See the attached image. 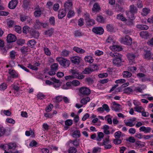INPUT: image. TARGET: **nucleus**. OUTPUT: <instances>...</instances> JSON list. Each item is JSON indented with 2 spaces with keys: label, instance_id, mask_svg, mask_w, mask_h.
<instances>
[{
  "label": "nucleus",
  "instance_id": "nucleus-1",
  "mask_svg": "<svg viewBox=\"0 0 153 153\" xmlns=\"http://www.w3.org/2000/svg\"><path fill=\"white\" fill-rule=\"evenodd\" d=\"M108 55L113 58L112 63L115 66L119 67L123 65L122 54L117 52H111L109 53Z\"/></svg>",
  "mask_w": 153,
  "mask_h": 153
},
{
  "label": "nucleus",
  "instance_id": "nucleus-2",
  "mask_svg": "<svg viewBox=\"0 0 153 153\" xmlns=\"http://www.w3.org/2000/svg\"><path fill=\"white\" fill-rule=\"evenodd\" d=\"M130 11L127 13L128 18L131 20L134 19V15L137 13L138 9L134 5H131L129 7Z\"/></svg>",
  "mask_w": 153,
  "mask_h": 153
},
{
  "label": "nucleus",
  "instance_id": "nucleus-3",
  "mask_svg": "<svg viewBox=\"0 0 153 153\" xmlns=\"http://www.w3.org/2000/svg\"><path fill=\"white\" fill-rule=\"evenodd\" d=\"M80 93L79 95L87 96L88 95L91 93V90L88 88L85 87H82L79 89Z\"/></svg>",
  "mask_w": 153,
  "mask_h": 153
},
{
  "label": "nucleus",
  "instance_id": "nucleus-4",
  "mask_svg": "<svg viewBox=\"0 0 153 153\" xmlns=\"http://www.w3.org/2000/svg\"><path fill=\"white\" fill-rule=\"evenodd\" d=\"M59 65L57 63H53L50 66L51 69L48 73L51 76H53L56 74V72L58 70Z\"/></svg>",
  "mask_w": 153,
  "mask_h": 153
},
{
  "label": "nucleus",
  "instance_id": "nucleus-5",
  "mask_svg": "<svg viewBox=\"0 0 153 153\" xmlns=\"http://www.w3.org/2000/svg\"><path fill=\"white\" fill-rule=\"evenodd\" d=\"M121 41L123 44L128 45H131L132 43L131 38L128 35L122 38Z\"/></svg>",
  "mask_w": 153,
  "mask_h": 153
},
{
  "label": "nucleus",
  "instance_id": "nucleus-6",
  "mask_svg": "<svg viewBox=\"0 0 153 153\" xmlns=\"http://www.w3.org/2000/svg\"><path fill=\"white\" fill-rule=\"evenodd\" d=\"M58 61L61 65L64 68L68 67L70 64L69 60L63 58H61L60 59L58 60Z\"/></svg>",
  "mask_w": 153,
  "mask_h": 153
},
{
  "label": "nucleus",
  "instance_id": "nucleus-7",
  "mask_svg": "<svg viewBox=\"0 0 153 153\" xmlns=\"http://www.w3.org/2000/svg\"><path fill=\"white\" fill-rule=\"evenodd\" d=\"M70 71L72 74L73 78L82 79L84 77V75L79 74L78 71L76 70L71 69Z\"/></svg>",
  "mask_w": 153,
  "mask_h": 153
},
{
  "label": "nucleus",
  "instance_id": "nucleus-8",
  "mask_svg": "<svg viewBox=\"0 0 153 153\" xmlns=\"http://www.w3.org/2000/svg\"><path fill=\"white\" fill-rule=\"evenodd\" d=\"M72 6V0H67L64 4L65 10L68 11L71 9Z\"/></svg>",
  "mask_w": 153,
  "mask_h": 153
},
{
  "label": "nucleus",
  "instance_id": "nucleus-9",
  "mask_svg": "<svg viewBox=\"0 0 153 153\" xmlns=\"http://www.w3.org/2000/svg\"><path fill=\"white\" fill-rule=\"evenodd\" d=\"M7 41L8 43H11L15 42L16 40V37L15 35L12 34H9L7 37Z\"/></svg>",
  "mask_w": 153,
  "mask_h": 153
},
{
  "label": "nucleus",
  "instance_id": "nucleus-10",
  "mask_svg": "<svg viewBox=\"0 0 153 153\" xmlns=\"http://www.w3.org/2000/svg\"><path fill=\"white\" fill-rule=\"evenodd\" d=\"M92 30L95 33L100 35L102 34L104 32L103 29L100 27H94L93 28Z\"/></svg>",
  "mask_w": 153,
  "mask_h": 153
},
{
  "label": "nucleus",
  "instance_id": "nucleus-11",
  "mask_svg": "<svg viewBox=\"0 0 153 153\" xmlns=\"http://www.w3.org/2000/svg\"><path fill=\"white\" fill-rule=\"evenodd\" d=\"M80 57L77 56H74L70 58V60L72 63L77 65L80 62Z\"/></svg>",
  "mask_w": 153,
  "mask_h": 153
},
{
  "label": "nucleus",
  "instance_id": "nucleus-12",
  "mask_svg": "<svg viewBox=\"0 0 153 153\" xmlns=\"http://www.w3.org/2000/svg\"><path fill=\"white\" fill-rule=\"evenodd\" d=\"M127 56L129 61L131 62H133L134 60L136 57V55L135 53H130L127 54Z\"/></svg>",
  "mask_w": 153,
  "mask_h": 153
},
{
  "label": "nucleus",
  "instance_id": "nucleus-13",
  "mask_svg": "<svg viewBox=\"0 0 153 153\" xmlns=\"http://www.w3.org/2000/svg\"><path fill=\"white\" fill-rule=\"evenodd\" d=\"M18 2L17 0H13L10 2L8 4V7L10 9H14L16 6Z\"/></svg>",
  "mask_w": 153,
  "mask_h": 153
},
{
  "label": "nucleus",
  "instance_id": "nucleus-14",
  "mask_svg": "<svg viewBox=\"0 0 153 153\" xmlns=\"http://www.w3.org/2000/svg\"><path fill=\"white\" fill-rule=\"evenodd\" d=\"M112 104L114 105H116V106H111V108L113 110L115 111H116L119 112L121 110L120 106V105L118 103H117L115 102H112Z\"/></svg>",
  "mask_w": 153,
  "mask_h": 153
},
{
  "label": "nucleus",
  "instance_id": "nucleus-15",
  "mask_svg": "<svg viewBox=\"0 0 153 153\" xmlns=\"http://www.w3.org/2000/svg\"><path fill=\"white\" fill-rule=\"evenodd\" d=\"M132 118L128 119L127 121L125 120L124 122L126 126H128L130 127H132L135 125V123H133V121L132 120Z\"/></svg>",
  "mask_w": 153,
  "mask_h": 153
},
{
  "label": "nucleus",
  "instance_id": "nucleus-16",
  "mask_svg": "<svg viewBox=\"0 0 153 153\" xmlns=\"http://www.w3.org/2000/svg\"><path fill=\"white\" fill-rule=\"evenodd\" d=\"M145 58L148 60H149L151 59V56L152 53L149 50H144Z\"/></svg>",
  "mask_w": 153,
  "mask_h": 153
},
{
  "label": "nucleus",
  "instance_id": "nucleus-17",
  "mask_svg": "<svg viewBox=\"0 0 153 153\" xmlns=\"http://www.w3.org/2000/svg\"><path fill=\"white\" fill-rule=\"evenodd\" d=\"M29 48L28 47L25 46L22 47L20 49V51L22 54L23 55H24L25 56L27 54V52L29 51Z\"/></svg>",
  "mask_w": 153,
  "mask_h": 153
},
{
  "label": "nucleus",
  "instance_id": "nucleus-18",
  "mask_svg": "<svg viewBox=\"0 0 153 153\" xmlns=\"http://www.w3.org/2000/svg\"><path fill=\"white\" fill-rule=\"evenodd\" d=\"M139 130L141 131H144L145 133H149L151 131L152 129L149 127H146L143 126L140 128Z\"/></svg>",
  "mask_w": 153,
  "mask_h": 153
},
{
  "label": "nucleus",
  "instance_id": "nucleus-19",
  "mask_svg": "<svg viewBox=\"0 0 153 153\" xmlns=\"http://www.w3.org/2000/svg\"><path fill=\"white\" fill-rule=\"evenodd\" d=\"M100 10V7L97 3H95L92 9V11L94 12H97Z\"/></svg>",
  "mask_w": 153,
  "mask_h": 153
},
{
  "label": "nucleus",
  "instance_id": "nucleus-20",
  "mask_svg": "<svg viewBox=\"0 0 153 153\" xmlns=\"http://www.w3.org/2000/svg\"><path fill=\"white\" fill-rule=\"evenodd\" d=\"M66 11L63 9L59 10L58 15V17L59 19H62L65 16L66 14Z\"/></svg>",
  "mask_w": 153,
  "mask_h": 153
},
{
  "label": "nucleus",
  "instance_id": "nucleus-21",
  "mask_svg": "<svg viewBox=\"0 0 153 153\" xmlns=\"http://www.w3.org/2000/svg\"><path fill=\"white\" fill-rule=\"evenodd\" d=\"M8 73L13 78H16L18 77L17 73L14 70L9 69Z\"/></svg>",
  "mask_w": 153,
  "mask_h": 153
},
{
  "label": "nucleus",
  "instance_id": "nucleus-22",
  "mask_svg": "<svg viewBox=\"0 0 153 153\" xmlns=\"http://www.w3.org/2000/svg\"><path fill=\"white\" fill-rule=\"evenodd\" d=\"M133 91L132 88V87H128L125 88L124 89L123 93L128 95L131 94L133 92Z\"/></svg>",
  "mask_w": 153,
  "mask_h": 153
},
{
  "label": "nucleus",
  "instance_id": "nucleus-23",
  "mask_svg": "<svg viewBox=\"0 0 153 153\" xmlns=\"http://www.w3.org/2000/svg\"><path fill=\"white\" fill-rule=\"evenodd\" d=\"M73 50L77 53L79 54L83 53L85 52V50L77 47H74L73 48Z\"/></svg>",
  "mask_w": 153,
  "mask_h": 153
},
{
  "label": "nucleus",
  "instance_id": "nucleus-24",
  "mask_svg": "<svg viewBox=\"0 0 153 153\" xmlns=\"http://www.w3.org/2000/svg\"><path fill=\"white\" fill-rule=\"evenodd\" d=\"M95 69H92L90 67H87L85 68L82 73L84 74H88L93 72Z\"/></svg>",
  "mask_w": 153,
  "mask_h": 153
},
{
  "label": "nucleus",
  "instance_id": "nucleus-25",
  "mask_svg": "<svg viewBox=\"0 0 153 153\" xmlns=\"http://www.w3.org/2000/svg\"><path fill=\"white\" fill-rule=\"evenodd\" d=\"M54 29L53 28H51L48 30H46L44 32L45 35L49 36H51L54 32Z\"/></svg>",
  "mask_w": 153,
  "mask_h": 153
},
{
  "label": "nucleus",
  "instance_id": "nucleus-26",
  "mask_svg": "<svg viewBox=\"0 0 153 153\" xmlns=\"http://www.w3.org/2000/svg\"><path fill=\"white\" fill-rule=\"evenodd\" d=\"M20 19L22 22H24L27 20V22H30L31 20L30 18L28 16H25L23 15H21L20 16Z\"/></svg>",
  "mask_w": 153,
  "mask_h": 153
},
{
  "label": "nucleus",
  "instance_id": "nucleus-27",
  "mask_svg": "<svg viewBox=\"0 0 153 153\" xmlns=\"http://www.w3.org/2000/svg\"><path fill=\"white\" fill-rule=\"evenodd\" d=\"M135 144L136 147L142 148L145 146V142H141L140 141H137L135 142Z\"/></svg>",
  "mask_w": 153,
  "mask_h": 153
},
{
  "label": "nucleus",
  "instance_id": "nucleus-28",
  "mask_svg": "<svg viewBox=\"0 0 153 153\" xmlns=\"http://www.w3.org/2000/svg\"><path fill=\"white\" fill-rule=\"evenodd\" d=\"M140 34L142 38L144 39L147 38L149 36V33L146 31L141 32L140 33Z\"/></svg>",
  "mask_w": 153,
  "mask_h": 153
},
{
  "label": "nucleus",
  "instance_id": "nucleus-29",
  "mask_svg": "<svg viewBox=\"0 0 153 153\" xmlns=\"http://www.w3.org/2000/svg\"><path fill=\"white\" fill-rule=\"evenodd\" d=\"M123 75L124 78H129L132 76V74L128 71H125L123 72Z\"/></svg>",
  "mask_w": 153,
  "mask_h": 153
},
{
  "label": "nucleus",
  "instance_id": "nucleus-30",
  "mask_svg": "<svg viewBox=\"0 0 153 153\" xmlns=\"http://www.w3.org/2000/svg\"><path fill=\"white\" fill-rule=\"evenodd\" d=\"M38 66V63L36 62L35 63L34 65H31L30 64H29L28 66V67L34 70H37L38 68L37 66Z\"/></svg>",
  "mask_w": 153,
  "mask_h": 153
},
{
  "label": "nucleus",
  "instance_id": "nucleus-31",
  "mask_svg": "<svg viewBox=\"0 0 153 153\" xmlns=\"http://www.w3.org/2000/svg\"><path fill=\"white\" fill-rule=\"evenodd\" d=\"M137 27L141 30H147L149 29L148 26L144 25H137Z\"/></svg>",
  "mask_w": 153,
  "mask_h": 153
},
{
  "label": "nucleus",
  "instance_id": "nucleus-32",
  "mask_svg": "<svg viewBox=\"0 0 153 153\" xmlns=\"http://www.w3.org/2000/svg\"><path fill=\"white\" fill-rule=\"evenodd\" d=\"M150 10L148 8H143L141 14L144 16H146L150 12Z\"/></svg>",
  "mask_w": 153,
  "mask_h": 153
},
{
  "label": "nucleus",
  "instance_id": "nucleus-33",
  "mask_svg": "<svg viewBox=\"0 0 153 153\" xmlns=\"http://www.w3.org/2000/svg\"><path fill=\"white\" fill-rule=\"evenodd\" d=\"M84 60L85 61L89 63H92L94 61V59H93V57L91 56H86L84 58Z\"/></svg>",
  "mask_w": 153,
  "mask_h": 153
},
{
  "label": "nucleus",
  "instance_id": "nucleus-34",
  "mask_svg": "<svg viewBox=\"0 0 153 153\" xmlns=\"http://www.w3.org/2000/svg\"><path fill=\"white\" fill-rule=\"evenodd\" d=\"M72 136L74 137H79L80 136V131L78 130H76L74 131L72 134Z\"/></svg>",
  "mask_w": 153,
  "mask_h": 153
},
{
  "label": "nucleus",
  "instance_id": "nucleus-35",
  "mask_svg": "<svg viewBox=\"0 0 153 153\" xmlns=\"http://www.w3.org/2000/svg\"><path fill=\"white\" fill-rule=\"evenodd\" d=\"M134 108L135 111L139 113H141L142 111H144V108L142 106H139L138 105L134 107Z\"/></svg>",
  "mask_w": 153,
  "mask_h": 153
},
{
  "label": "nucleus",
  "instance_id": "nucleus-36",
  "mask_svg": "<svg viewBox=\"0 0 153 153\" xmlns=\"http://www.w3.org/2000/svg\"><path fill=\"white\" fill-rule=\"evenodd\" d=\"M9 149H15L16 147V145L15 143H10L8 144Z\"/></svg>",
  "mask_w": 153,
  "mask_h": 153
},
{
  "label": "nucleus",
  "instance_id": "nucleus-37",
  "mask_svg": "<svg viewBox=\"0 0 153 153\" xmlns=\"http://www.w3.org/2000/svg\"><path fill=\"white\" fill-rule=\"evenodd\" d=\"M90 98L88 97L85 98H83L81 100L80 102L82 104L85 105L86 104L87 102L90 101Z\"/></svg>",
  "mask_w": 153,
  "mask_h": 153
},
{
  "label": "nucleus",
  "instance_id": "nucleus-38",
  "mask_svg": "<svg viewBox=\"0 0 153 153\" xmlns=\"http://www.w3.org/2000/svg\"><path fill=\"white\" fill-rule=\"evenodd\" d=\"M51 80L56 83L57 84L59 83V84H57V85H54V87L57 88L59 87L60 86V83H59L60 82L59 80L56 79L55 77H52L51 78Z\"/></svg>",
  "mask_w": 153,
  "mask_h": 153
},
{
  "label": "nucleus",
  "instance_id": "nucleus-39",
  "mask_svg": "<svg viewBox=\"0 0 153 153\" xmlns=\"http://www.w3.org/2000/svg\"><path fill=\"white\" fill-rule=\"evenodd\" d=\"M86 22V23L87 25L88 26H92L95 23L94 20L93 19H89V20L87 21Z\"/></svg>",
  "mask_w": 153,
  "mask_h": 153
},
{
  "label": "nucleus",
  "instance_id": "nucleus-40",
  "mask_svg": "<svg viewBox=\"0 0 153 153\" xmlns=\"http://www.w3.org/2000/svg\"><path fill=\"white\" fill-rule=\"evenodd\" d=\"M104 136L103 133L102 132H99L98 133L97 136L96 138V140L97 141H100Z\"/></svg>",
  "mask_w": 153,
  "mask_h": 153
},
{
  "label": "nucleus",
  "instance_id": "nucleus-41",
  "mask_svg": "<svg viewBox=\"0 0 153 153\" xmlns=\"http://www.w3.org/2000/svg\"><path fill=\"white\" fill-rule=\"evenodd\" d=\"M29 1L27 0H24L22 7L25 9H27L29 5Z\"/></svg>",
  "mask_w": 153,
  "mask_h": 153
},
{
  "label": "nucleus",
  "instance_id": "nucleus-42",
  "mask_svg": "<svg viewBox=\"0 0 153 153\" xmlns=\"http://www.w3.org/2000/svg\"><path fill=\"white\" fill-rule=\"evenodd\" d=\"M70 51H67L66 49H64L62 52L61 54L62 56L65 57H67L68 56L69 54Z\"/></svg>",
  "mask_w": 153,
  "mask_h": 153
},
{
  "label": "nucleus",
  "instance_id": "nucleus-43",
  "mask_svg": "<svg viewBox=\"0 0 153 153\" xmlns=\"http://www.w3.org/2000/svg\"><path fill=\"white\" fill-rule=\"evenodd\" d=\"M6 132V129L3 127H0V137L3 136Z\"/></svg>",
  "mask_w": 153,
  "mask_h": 153
},
{
  "label": "nucleus",
  "instance_id": "nucleus-44",
  "mask_svg": "<svg viewBox=\"0 0 153 153\" xmlns=\"http://www.w3.org/2000/svg\"><path fill=\"white\" fill-rule=\"evenodd\" d=\"M96 20L98 22L100 23H102L104 22V18L101 15H98Z\"/></svg>",
  "mask_w": 153,
  "mask_h": 153
},
{
  "label": "nucleus",
  "instance_id": "nucleus-45",
  "mask_svg": "<svg viewBox=\"0 0 153 153\" xmlns=\"http://www.w3.org/2000/svg\"><path fill=\"white\" fill-rule=\"evenodd\" d=\"M36 42L35 40L32 39L28 41L27 43V45L29 46L32 48L33 47V46L36 44Z\"/></svg>",
  "mask_w": 153,
  "mask_h": 153
},
{
  "label": "nucleus",
  "instance_id": "nucleus-46",
  "mask_svg": "<svg viewBox=\"0 0 153 153\" xmlns=\"http://www.w3.org/2000/svg\"><path fill=\"white\" fill-rule=\"evenodd\" d=\"M55 18L53 16L50 17L49 19V22L51 25L54 26L55 25Z\"/></svg>",
  "mask_w": 153,
  "mask_h": 153
},
{
  "label": "nucleus",
  "instance_id": "nucleus-47",
  "mask_svg": "<svg viewBox=\"0 0 153 153\" xmlns=\"http://www.w3.org/2000/svg\"><path fill=\"white\" fill-rule=\"evenodd\" d=\"M113 49L114 51H119L122 50V48L119 45H114L112 46Z\"/></svg>",
  "mask_w": 153,
  "mask_h": 153
},
{
  "label": "nucleus",
  "instance_id": "nucleus-48",
  "mask_svg": "<svg viewBox=\"0 0 153 153\" xmlns=\"http://www.w3.org/2000/svg\"><path fill=\"white\" fill-rule=\"evenodd\" d=\"M25 135L27 136H29L30 135H31L32 137H33L34 136V133L32 130H30L29 131H26L25 132Z\"/></svg>",
  "mask_w": 153,
  "mask_h": 153
},
{
  "label": "nucleus",
  "instance_id": "nucleus-49",
  "mask_svg": "<svg viewBox=\"0 0 153 153\" xmlns=\"http://www.w3.org/2000/svg\"><path fill=\"white\" fill-rule=\"evenodd\" d=\"M69 10L67 14V17L68 18H70L73 16L75 13L74 11L70 10Z\"/></svg>",
  "mask_w": 153,
  "mask_h": 153
},
{
  "label": "nucleus",
  "instance_id": "nucleus-50",
  "mask_svg": "<svg viewBox=\"0 0 153 153\" xmlns=\"http://www.w3.org/2000/svg\"><path fill=\"white\" fill-rule=\"evenodd\" d=\"M106 28L107 30L109 32H112L114 30V28L110 24L107 25Z\"/></svg>",
  "mask_w": 153,
  "mask_h": 153
},
{
  "label": "nucleus",
  "instance_id": "nucleus-51",
  "mask_svg": "<svg viewBox=\"0 0 153 153\" xmlns=\"http://www.w3.org/2000/svg\"><path fill=\"white\" fill-rule=\"evenodd\" d=\"M65 124L66 126H70L73 124V121L72 120L68 119L65 122Z\"/></svg>",
  "mask_w": 153,
  "mask_h": 153
},
{
  "label": "nucleus",
  "instance_id": "nucleus-52",
  "mask_svg": "<svg viewBox=\"0 0 153 153\" xmlns=\"http://www.w3.org/2000/svg\"><path fill=\"white\" fill-rule=\"evenodd\" d=\"M117 18L118 19H120L123 21L126 20V18L123 17L122 14H119L117 15Z\"/></svg>",
  "mask_w": 153,
  "mask_h": 153
},
{
  "label": "nucleus",
  "instance_id": "nucleus-53",
  "mask_svg": "<svg viewBox=\"0 0 153 153\" xmlns=\"http://www.w3.org/2000/svg\"><path fill=\"white\" fill-rule=\"evenodd\" d=\"M76 149L74 147H71L68 150L69 153H76Z\"/></svg>",
  "mask_w": 153,
  "mask_h": 153
},
{
  "label": "nucleus",
  "instance_id": "nucleus-54",
  "mask_svg": "<svg viewBox=\"0 0 153 153\" xmlns=\"http://www.w3.org/2000/svg\"><path fill=\"white\" fill-rule=\"evenodd\" d=\"M137 5L138 8H141L143 7L142 1L140 0H138L137 2Z\"/></svg>",
  "mask_w": 153,
  "mask_h": 153
},
{
  "label": "nucleus",
  "instance_id": "nucleus-55",
  "mask_svg": "<svg viewBox=\"0 0 153 153\" xmlns=\"http://www.w3.org/2000/svg\"><path fill=\"white\" fill-rule=\"evenodd\" d=\"M70 143H72L73 144L74 146H77L79 145V143L77 139H76L74 140H71Z\"/></svg>",
  "mask_w": 153,
  "mask_h": 153
},
{
  "label": "nucleus",
  "instance_id": "nucleus-56",
  "mask_svg": "<svg viewBox=\"0 0 153 153\" xmlns=\"http://www.w3.org/2000/svg\"><path fill=\"white\" fill-rule=\"evenodd\" d=\"M16 52L13 51L10 52V57L12 59H14L15 57Z\"/></svg>",
  "mask_w": 153,
  "mask_h": 153
},
{
  "label": "nucleus",
  "instance_id": "nucleus-57",
  "mask_svg": "<svg viewBox=\"0 0 153 153\" xmlns=\"http://www.w3.org/2000/svg\"><path fill=\"white\" fill-rule=\"evenodd\" d=\"M102 107L104 110L107 112H109L110 111V109L108 105L106 104H104L102 105Z\"/></svg>",
  "mask_w": 153,
  "mask_h": 153
},
{
  "label": "nucleus",
  "instance_id": "nucleus-58",
  "mask_svg": "<svg viewBox=\"0 0 153 153\" xmlns=\"http://www.w3.org/2000/svg\"><path fill=\"white\" fill-rule=\"evenodd\" d=\"M15 30L18 33H20L22 32L21 27L19 26H16L15 27Z\"/></svg>",
  "mask_w": 153,
  "mask_h": 153
},
{
  "label": "nucleus",
  "instance_id": "nucleus-59",
  "mask_svg": "<svg viewBox=\"0 0 153 153\" xmlns=\"http://www.w3.org/2000/svg\"><path fill=\"white\" fill-rule=\"evenodd\" d=\"M126 80L124 79H121L116 80L115 81V83L117 84H122L125 82Z\"/></svg>",
  "mask_w": 153,
  "mask_h": 153
},
{
  "label": "nucleus",
  "instance_id": "nucleus-60",
  "mask_svg": "<svg viewBox=\"0 0 153 153\" xmlns=\"http://www.w3.org/2000/svg\"><path fill=\"white\" fill-rule=\"evenodd\" d=\"M37 143L34 140H33L30 143L29 146L30 147L35 146V147Z\"/></svg>",
  "mask_w": 153,
  "mask_h": 153
},
{
  "label": "nucleus",
  "instance_id": "nucleus-61",
  "mask_svg": "<svg viewBox=\"0 0 153 153\" xmlns=\"http://www.w3.org/2000/svg\"><path fill=\"white\" fill-rule=\"evenodd\" d=\"M73 85L75 86H78L80 84V82L76 80H74L72 81Z\"/></svg>",
  "mask_w": 153,
  "mask_h": 153
},
{
  "label": "nucleus",
  "instance_id": "nucleus-62",
  "mask_svg": "<svg viewBox=\"0 0 153 153\" xmlns=\"http://www.w3.org/2000/svg\"><path fill=\"white\" fill-rule=\"evenodd\" d=\"M29 27L27 26L24 27L23 28L22 30L23 33H24L27 34V32L29 30Z\"/></svg>",
  "mask_w": 153,
  "mask_h": 153
},
{
  "label": "nucleus",
  "instance_id": "nucleus-63",
  "mask_svg": "<svg viewBox=\"0 0 153 153\" xmlns=\"http://www.w3.org/2000/svg\"><path fill=\"white\" fill-rule=\"evenodd\" d=\"M106 42L109 43H113L114 42L113 39L112 37L109 36L106 40Z\"/></svg>",
  "mask_w": 153,
  "mask_h": 153
},
{
  "label": "nucleus",
  "instance_id": "nucleus-64",
  "mask_svg": "<svg viewBox=\"0 0 153 153\" xmlns=\"http://www.w3.org/2000/svg\"><path fill=\"white\" fill-rule=\"evenodd\" d=\"M121 133L120 131H118L115 132L114 134V136L116 138L119 139L120 138Z\"/></svg>",
  "mask_w": 153,
  "mask_h": 153
}]
</instances>
